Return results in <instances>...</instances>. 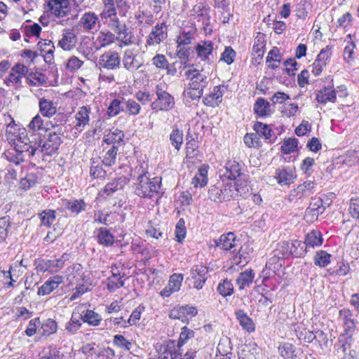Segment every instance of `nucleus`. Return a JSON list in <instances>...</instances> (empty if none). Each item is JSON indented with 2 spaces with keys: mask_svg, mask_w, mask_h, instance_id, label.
I'll return each mask as SVG.
<instances>
[{
  "mask_svg": "<svg viewBox=\"0 0 359 359\" xmlns=\"http://www.w3.org/2000/svg\"><path fill=\"white\" fill-rule=\"evenodd\" d=\"M81 320L92 326H97L101 320L100 316L92 310H87L83 316H81Z\"/></svg>",
  "mask_w": 359,
  "mask_h": 359,
  "instance_id": "58",
  "label": "nucleus"
},
{
  "mask_svg": "<svg viewBox=\"0 0 359 359\" xmlns=\"http://www.w3.org/2000/svg\"><path fill=\"white\" fill-rule=\"evenodd\" d=\"M316 100L321 104H326L327 102H334L336 101V92L332 88L325 87L318 93Z\"/></svg>",
  "mask_w": 359,
  "mask_h": 359,
  "instance_id": "39",
  "label": "nucleus"
},
{
  "mask_svg": "<svg viewBox=\"0 0 359 359\" xmlns=\"http://www.w3.org/2000/svg\"><path fill=\"white\" fill-rule=\"evenodd\" d=\"M80 280H81V283H78L70 297V300L72 301L75 300L85 292L91 290V284H88L83 278Z\"/></svg>",
  "mask_w": 359,
  "mask_h": 359,
  "instance_id": "56",
  "label": "nucleus"
},
{
  "mask_svg": "<svg viewBox=\"0 0 359 359\" xmlns=\"http://www.w3.org/2000/svg\"><path fill=\"white\" fill-rule=\"evenodd\" d=\"M114 33L116 40L120 42V47L131 46L135 43V37L133 32L128 29L125 23Z\"/></svg>",
  "mask_w": 359,
  "mask_h": 359,
  "instance_id": "20",
  "label": "nucleus"
},
{
  "mask_svg": "<svg viewBox=\"0 0 359 359\" xmlns=\"http://www.w3.org/2000/svg\"><path fill=\"white\" fill-rule=\"evenodd\" d=\"M122 98H114L110 102L107 107V114L110 117H114L118 115L121 111H124V105L122 104Z\"/></svg>",
  "mask_w": 359,
  "mask_h": 359,
  "instance_id": "49",
  "label": "nucleus"
},
{
  "mask_svg": "<svg viewBox=\"0 0 359 359\" xmlns=\"http://www.w3.org/2000/svg\"><path fill=\"white\" fill-rule=\"evenodd\" d=\"M209 11V7L200 2L193 7L191 11V15L198 22H201L203 25H207L210 18Z\"/></svg>",
  "mask_w": 359,
  "mask_h": 359,
  "instance_id": "26",
  "label": "nucleus"
},
{
  "mask_svg": "<svg viewBox=\"0 0 359 359\" xmlns=\"http://www.w3.org/2000/svg\"><path fill=\"white\" fill-rule=\"evenodd\" d=\"M183 131L174 125L169 136L170 144L177 151H180L183 144Z\"/></svg>",
  "mask_w": 359,
  "mask_h": 359,
  "instance_id": "35",
  "label": "nucleus"
},
{
  "mask_svg": "<svg viewBox=\"0 0 359 359\" xmlns=\"http://www.w3.org/2000/svg\"><path fill=\"white\" fill-rule=\"evenodd\" d=\"M331 255L324 250H318L316 252L313 261L314 264L319 267L324 268L330 263Z\"/></svg>",
  "mask_w": 359,
  "mask_h": 359,
  "instance_id": "51",
  "label": "nucleus"
},
{
  "mask_svg": "<svg viewBox=\"0 0 359 359\" xmlns=\"http://www.w3.org/2000/svg\"><path fill=\"white\" fill-rule=\"evenodd\" d=\"M126 111L128 115L137 116L141 110L140 104L133 99H128L124 103Z\"/></svg>",
  "mask_w": 359,
  "mask_h": 359,
  "instance_id": "63",
  "label": "nucleus"
},
{
  "mask_svg": "<svg viewBox=\"0 0 359 359\" xmlns=\"http://www.w3.org/2000/svg\"><path fill=\"white\" fill-rule=\"evenodd\" d=\"M339 318L343 323V327L346 335H348L349 338L356 328L357 321L353 318V312L348 309H343L339 311Z\"/></svg>",
  "mask_w": 359,
  "mask_h": 359,
  "instance_id": "17",
  "label": "nucleus"
},
{
  "mask_svg": "<svg viewBox=\"0 0 359 359\" xmlns=\"http://www.w3.org/2000/svg\"><path fill=\"white\" fill-rule=\"evenodd\" d=\"M90 113V107L87 106H83L79 109V111L75 115L76 123L75 128L77 130H82L84 127L89 123V115Z\"/></svg>",
  "mask_w": 359,
  "mask_h": 359,
  "instance_id": "28",
  "label": "nucleus"
},
{
  "mask_svg": "<svg viewBox=\"0 0 359 359\" xmlns=\"http://www.w3.org/2000/svg\"><path fill=\"white\" fill-rule=\"evenodd\" d=\"M190 271L194 287L197 290L202 289L207 280L208 268L203 265H196Z\"/></svg>",
  "mask_w": 359,
  "mask_h": 359,
  "instance_id": "19",
  "label": "nucleus"
},
{
  "mask_svg": "<svg viewBox=\"0 0 359 359\" xmlns=\"http://www.w3.org/2000/svg\"><path fill=\"white\" fill-rule=\"evenodd\" d=\"M69 255L64 253L60 258L51 260H43V264L37 266V269L41 272L48 271L50 273H57L65 265V263L69 259Z\"/></svg>",
  "mask_w": 359,
  "mask_h": 359,
  "instance_id": "13",
  "label": "nucleus"
},
{
  "mask_svg": "<svg viewBox=\"0 0 359 359\" xmlns=\"http://www.w3.org/2000/svg\"><path fill=\"white\" fill-rule=\"evenodd\" d=\"M242 189L243 187H239L238 182H228L224 183V182H218L215 185L210 187L208 196L211 201L222 203L230 201L238 195H241Z\"/></svg>",
  "mask_w": 359,
  "mask_h": 359,
  "instance_id": "2",
  "label": "nucleus"
},
{
  "mask_svg": "<svg viewBox=\"0 0 359 359\" xmlns=\"http://www.w3.org/2000/svg\"><path fill=\"white\" fill-rule=\"evenodd\" d=\"M227 90V86L219 85L215 86L212 91L203 97V103L209 107H217L222 101L223 95Z\"/></svg>",
  "mask_w": 359,
  "mask_h": 359,
  "instance_id": "18",
  "label": "nucleus"
},
{
  "mask_svg": "<svg viewBox=\"0 0 359 359\" xmlns=\"http://www.w3.org/2000/svg\"><path fill=\"white\" fill-rule=\"evenodd\" d=\"M14 144L17 155L14 159H11V161L14 162L16 165H19L20 163L24 162L25 158H29L37 154L40 147L39 143L29 140L27 135L23 133L19 136L14 142Z\"/></svg>",
  "mask_w": 359,
  "mask_h": 359,
  "instance_id": "3",
  "label": "nucleus"
},
{
  "mask_svg": "<svg viewBox=\"0 0 359 359\" xmlns=\"http://www.w3.org/2000/svg\"><path fill=\"white\" fill-rule=\"evenodd\" d=\"M67 279L70 283H74V281H79L83 277L82 266L81 264H72L67 267L65 271Z\"/></svg>",
  "mask_w": 359,
  "mask_h": 359,
  "instance_id": "38",
  "label": "nucleus"
},
{
  "mask_svg": "<svg viewBox=\"0 0 359 359\" xmlns=\"http://www.w3.org/2000/svg\"><path fill=\"white\" fill-rule=\"evenodd\" d=\"M124 133L122 130L116 128L110 130L107 134L104 136V142L108 144L120 143L123 141Z\"/></svg>",
  "mask_w": 359,
  "mask_h": 359,
  "instance_id": "46",
  "label": "nucleus"
},
{
  "mask_svg": "<svg viewBox=\"0 0 359 359\" xmlns=\"http://www.w3.org/2000/svg\"><path fill=\"white\" fill-rule=\"evenodd\" d=\"M78 27L86 32L97 30L100 27L98 15L93 11L86 12L81 15L78 22Z\"/></svg>",
  "mask_w": 359,
  "mask_h": 359,
  "instance_id": "12",
  "label": "nucleus"
},
{
  "mask_svg": "<svg viewBox=\"0 0 359 359\" xmlns=\"http://www.w3.org/2000/svg\"><path fill=\"white\" fill-rule=\"evenodd\" d=\"M254 130L259 138L261 137L264 140H268L269 142H272V137L274 136V133L269 126L261 122H257L254 125Z\"/></svg>",
  "mask_w": 359,
  "mask_h": 359,
  "instance_id": "33",
  "label": "nucleus"
},
{
  "mask_svg": "<svg viewBox=\"0 0 359 359\" xmlns=\"http://www.w3.org/2000/svg\"><path fill=\"white\" fill-rule=\"evenodd\" d=\"M70 0H47L46 11L48 15L62 18L70 13Z\"/></svg>",
  "mask_w": 359,
  "mask_h": 359,
  "instance_id": "8",
  "label": "nucleus"
},
{
  "mask_svg": "<svg viewBox=\"0 0 359 359\" xmlns=\"http://www.w3.org/2000/svg\"><path fill=\"white\" fill-rule=\"evenodd\" d=\"M64 205L66 209L74 215H78L82 211H84L86 208V203L82 199L67 200Z\"/></svg>",
  "mask_w": 359,
  "mask_h": 359,
  "instance_id": "41",
  "label": "nucleus"
},
{
  "mask_svg": "<svg viewBox=\"0 0 359 359\" xmlns=\"http://www.w3.org/2000/svg\"><path fill=\"white\" fill-rule=\"evenodd\" d=\"M255 278V273L252 269H246L241 273L236 280L240 290H243L245 287L250 286L252 283Z\"/></svg>",
  "mask_w": 359,
  "mask_h": 359,
  "instance_id": "42",
  "label": "nucleus"
},
{
  "mask_svg": "<svg viewBox=\"0 0 359 359\" xmlns=\"http://www.w3.org/2000/svg\"><path fill=\"white\" fill-rule=\"evenodd\" d=\"M126 184V177H120L118 179H115L112 182H109L105 185L103 189V193L106 194L107 196H109L114 193L115 191L123 189Z\"/></svg>",
  "mask_w": 359,
  "mask_h": 359,
  "instance_id": "45",
  "label": "nucleus"
},
{
  "mask_svg": "<svg viewBox=\"0 0 359 359\" xmlns=\"http://www.w3.org/2000/svg\"><path fill=\"white\" fill-rule=\"evenodd\" d=\"M297 177L294 168L287 166L276 169L274 178L280 186H288L294 182Z\"/></svg>",
  "mask_w": 359,
  "mask_h": 359,
  "instance_id": "14",
  "label": "nucleus"
},
{
  "mask_svg": "<svg viewBox=\"0 0 359 359\" xmlns=\"http://www.w3.org/2000/svg\"><path fill=\"white\" fill-rule=\"evenodd\" d=\"M282 60V55L280 50L277 47H273L268 53L266 62L268 67L271 69H276L279 67Z\"/></svg>",
  "mask_w": 359,
  "mask_h": 359,
  "instance_id": "40",
  "label": "nucleus"
},
{
  "mask_svg": "<svg viewBox=\"0 0 359 359\" xmlns=\"http://www.w3.org/2000/svg\"><path fill=\"white\" fill-rule=\"evenodd\" d=\"M28 73V67L22 64L17 63L13 67L7 77L4 80V83L7 87L19 89L22 87V79Z\"/></svg>",
  "mask_w": 359,
  "mask_h": 359,
  "instance_id": "6",
  "label": "nucleus"
},
{
  "mask_svg": "<svg viewBox=\"0 0 359 359\" xmlns=\"http://www.w3.org/2000/svg\"><path fill=\"white\" fill-rule=\"evenodd\" d=\"M81 316L80 314L73 313L70 320L67 323L65 329L67 332L74 334L81 327Z\"/></svg>",
  "mask_w": 359,
  "mask_h": 359,
  "instance_id": "61",
  "label": "nucleus"
},
{
  "mask_svg": "<svg viewBox=\"0 0 359 359\" xmlns=\"http://www.w3.org/2000/svg\"><path fill=\"white\" fill-rule=\"evenodd\" d=\"M48 78L41 72H31L27 76V83L29 86H39L46 84Z\"/></svg>",
  "mask_w": 359,
  "mask_h": 359,
  "instance_id": "50",
  "label": "nucleus"
},
{
  "mask_svg": "<svg viewBox=\"0 0 359 359\" xmlns=\"http://www.w3.org/2000/svg\"><path fill=\"white\" fill-rule=\"evenodd\" d=\"M115 41V34L110 31L101 32L97 38V41L98 42L100 47H106L109 46Z\"/></svg>",
  "mask_w": 359,
  "mask_h": 359,
  "instance_id": "55",
  "label": "nucleus"
},
{
  "mask_svg": "<svg viewBox=\"0 0 359 359\" xmlns=\"http://www.w3.org/2000/svg\"><path fill=\"white\" fill-rule=\"evenodd\" d=\"M115 0H103L104 8L100 13L102 19L107 18L109 15L117 14Z\"/></svg>",
  "mask_w": 359,
  "mask_h": 359,
  "instance_id": "60",
  "label": "nucleus"
},
{
  "mask_svg": "<svg viewBox=\"0 0 359 359\" xmlns=\"http://www.w3.org/2000/svg\"><path fill=\"white\" fill-rule=\"evenodd\" d=\"M57 329L56 322L53 319L48 318L41 323L38 332L41 335L49 336L56 332Z\"/></svg>",
  "mask_w": 359,
  "mask_h": 359,
  "instance_id": "48",
  "label": "nucleus"
},
{
  "mask_svg": "<svg viewBox=\"0 0 359 359\" xmlns=\"http://www.w3.org/2000/svg\"><path fill=\"white\" fill-rule=\"evenodd\" d=\"M77 43V36L71 29H65L61 39L58 41V46L64 50H72Z\"/></svg>",
  "mask_w": 359,
  "mask_h": 359,
  "instance_id": "23",
  "label": "nucleus"
},
{
  "mask_svg": "<svg viewBox=\"0 0 359 359\" xmlns=\"http://www.w3.org/2000/svg\"><path fill=\"white\" fill-rule=\"evenodd\" d=\"M165 83H159L156 86L155 93L157 98L151 104V107L156 111H168L175 107V99L168 93Z\"/></svg>",
  "mask_w": 359,
  "mask_h": 359,
  "instance_id": "4",
  "label": "nucleus"
},
{
  "mask_svg": "<svg viewBox=\"0 0 359 359\" xmlns=\"http://www.w3.org/2000/svg\"><path fill=\"white\" fill-rule=\"evenodd\" d=\"M38 143V142H36ZM62 143V139L59 134L56 133H50L48 139L43 145H40L38 153H43L46 155H52L55 153ZM41 144V142H39Z\"/></svg>",
  "mask_w": 359,
  "mask_h": 359,
  "instance_id": "15",
  "label": "nucleus"
},
{
  "mask_svg": "<svg viewBox=\"0 0 359 359\" xmlns=\"http://www.w3.org/2000/svg\"><path fill=\"white\" fill-rule=\"evenodd\" d=\"M323 238L321 233L318 230H313L305 236V244L307 249L314 248L323 244Z\"/></svg>",
  "mask_w": 359,
  "mask_h": 359,
  "instance_id": "31",
  "label": "nucleus"
},
{
  "mask_svg": "<svg viewBox=\"0 0 359 359\" xmlns=\"http://www.w3.org/2000/svg\"><path fill=\"white\" fill-rule=\"evenodd\" d=\"M266 46V36L262 33H257L255 38L252 47V54L257 55V57L262 58L264 55V48Z\"/></svg>",
  "mask_w": 359,
  "mask_h": 359,
  "instance_id": "37",
  "label": "nucleus"
},
{
  "mask_svg": "<svg viewBox=\"0 0 359 359\" xmlns=\"http://www.w3.org/2000/svg\"><path fill=\"white\" fill-rule=\"evenodd\" d=\"M270 103L264 98L259 97L254 104V111L259 116H269L271 114Z\"/></svg>",
  "mask_w": 359,
  "mask_h": 359,
  "instance_id": "44",
  "label": "nucleus"
},
{
  "mask_svg": "<svg viewBox=\"0 0 359 359\" xmlns=\"http://www.w3.org/2000/svg\"><path fill=\"white\" fill-rule=\"evenodd\" d=\"M238 243L239 240L236 239V236L233 232L222 235L219 240L216 241L217 247L226 251L232 250V252L236 251Z\"/></svg>",
  "mask_w": 359,
  "mask_h": 359,
  "instance_id": "21",
  "label": "nucleus"
},
{
  "mask_svg": "<svg viewBox=\"0 0 359 359\" xmlns=\"http://www.w3.org/2000/svg\"><path fill=\"white\" fill-rule=\"evenodd\" d=\"M144 307L142 306H139L135 308L132 312L130 318L128 320H124V325H123L124 327L135 325L140 319L142 313L144 311Z\"/></svg>",
  "mask_w": 359,
  "mask_h": 359,
  "instance_id": "62",
  "label": "nucleus"
},
{
  "mask_svg": "<svg viewBox=\"0 0 359 359\" xmlns=\"http://www.w3.org/2000/svg\"><path fill=\"white\" fill-rule=\"evenodd\" d=\"M37 45L41 51L45 52L44 61L46 63L51 64L54 60L55 46L53 42L50 40H43L39 41Z\"/></svg>",
  "mask_w": 359,
  "mask_h": 359,
  "instance_id": "30",
  "label": "nucleus"
},
{
  "mask_svg": "<svg viewBox=\"0 0 359 359\" xmlns=\"http://www.w3.org/2000/svg\"><path fill=\"white\" fill-rule=\"evenodd\" d=\"M217 291L223 297L230 296L233 292V286L231 280H224L217 286Z\"/></svg>",
  "mask_w": 359,
  "mask_h": 359,
  "instance_id": "64",
  "label": "nucleus"
},
{
  "mask_svg": "<svg viewBox=\"0 0 359 359\" xmlns=\"http://www.w3.org/2000/svg\"><path fill=\"white\" fill-rule=\"evenodd\" d=\"M191 51V47L188 46H180V44H177L176 55L180 60H182V65L184 68H187L188 65H191L188 62Z\"/></svg>",
  "mask_w": 359,
  "mask_h": 359,
  "instance_id": "43",
  "label": "nucleus"
},
{
  "mask_svg": "<svg viewBox=\"0 0 359 359\" xmlns=\"http://www.w3.org/2000/svg\"><path fill=\"white\" fill-rule=\"evenodd\" d=\"M194 336L195 332L193 330L187 327V326H184L181 329V332L177 340V346L179 348L182 347L185 344H187L189 341V340L194 338Z\"/></svg>",
  "mask_w": 359,
  "mask_h": 359,
  "instance_id": "52",
  "label": "nucleus"
},
{
  "mask_svg": "<svg viewBox=\"0 0 359 359\" xmlns=\"http://www.w3.org/2000/svg\"><path fill=\"white\" fill-rule=\"evenodd\" d=\"M223 176L229 180H237L236 182L238 183L240 179L237 180V178L241 179L243 176L241 164L234 160L229 161L226 164Z\"/></svg>",
  "mask_w": 359,
  "mask_h": 359,
  "instance_id": "25",
  "label": "nucleus"
},
{
  "mask_svg": "<svg viewBox=\"0 0 359 359\" xmlns=\"http://www.w3.org/2000/svg\"><path fill=\"white\" fill-rule=\"evenodd\" d=\"M41 224L50 227L55 221L56 212L53 210H45L39 214Z\"/></svg>",
  "mask_w": 359,
  "mask_h": 359,
  "instance_id": "53",
  "label": "nucleus"
},
{
  "mask_svg": "<svg viewBox=\"0 0 359 359\" xmlns=\"http://www.w3.org/2000/svg\"><path fill=\"white\" fill-rule=\"evenodd\" d=\"M161 188V177H151L147 171L142 170L137 178L135 193L141 198H152L159 195Z\"/></svg>",
  "mask_w": 359,
  "mask_h": 359,
  "instance_id": "1",
  "label": "nucleus"
},
{
  "mask_svg": "<svg viewBox=\"0 0 359 359\" xmlns=\"http://www.w3.org/2000/svg\"><path fill=\"white\" fill-rule=\"evenodd\" d=\"M281 246L282 248L287 249V252L283 254L286 256L293 255L296 257H304L309 250L306 246L305 242H302L298 240L283 243Z\"/></svg>",
  "mask_w": 359,
  "mask_h": 359,
  "instance_id": "16",
  "label": "nucleus"
},
{
  "mask_svg": "<svg viewBox=\"0 0 359 359\" xmlns=\"http://www.w3.org/2000/svg\"><path fill=\"white\" fill-rule=\"evenodd\" d=\"M196 28L194 25L182 28L177 37V44L189 46L196 40Z\"/></svg>",
  "mask_w": 359,
  "mask_h": 359,
  "instance_id": "22",
  "label": "nucleus"
},
{
  "mask_svg": "<svg viewBox=\"0 0 359 359\" xmlns=\"http://www.w3.org/2000/svg\"><path fill=\"white\" fill-rule=\"evenodd\" d=\"M123 68L128 72L134 74L144 66V60L139 55L138 50L127 48L123 51L121 58Z\"/></svg>",
  "mask_w": 359,
  "mask_h": 359,
  "instance_id": "5",
  "label": "nucleus"
},
{
  "mask_svg": "<svg viewBox=\"0 0 359 359\" xmlns=\"http://www.w3.org/2000/svg\"><path fill=\"white\" fill-rule=\"evenodd\" d=\"M97 231V241L100 244L104 246H111L114 244V236L109 230L105 228H100Z\"/></svg>",
  "mask_w": 359,
  "mask_h": 359,
  "instance_id": "47",
  "label": "nucleus"
},
{
  "mask_svg": "<svg viewBox=\"0 0 359 359\" xmlns=\"http://www.w3.org/2000/svg\"><path fill=\"white\" fill-rule=\"evenodd\" d=\"M236 317L242 327L248 332H251L255 330V324L252 320L247 315L243 310H238L235 312Z\"/></svg>",
  "mask_w": 359,
  "mask_h": 359,
  "instance_id": "36",
  "label": "nucleus"
},
{
  "mask_svg": "<svg viewBox=\"0 0 359 359\" xmlns=\"http://www.w3.org/2000/svg\"><path fill=\"white\" fill-rule=\"evenodd\" d=\"M118 152V147L115 145H112L105 153L102 163L105 166H112L116 163V156Z\"/></svg>",
  "mask_w": 359,
  "mask_h": 359,
  "instance_id": "57",
  "label": "nucleus"
},
{
  "mask_svg": "<svg viewBox=\"0 0 359 359\" xmlns=\"http://www.w3.org/2000/svg\"><path fill=\"white\" fill-rule=\"evenodd\" d=\"M121 57L116 50H109L101 55L99 60L100 68L108 70H114L120 67Z\"/></svg>",
  "mask_w": 359,
  "mask_h": 359,
  "instance_id": "11",
  "label": "nucleus"
},
{
  "mask_svg": "<svg viewBox=\"0 0 359 359\" xmlns=\"http://www.w3.org/2000/svg\"><path fill=\"white\" fill-rule=\"evenodd\" d=\"M166 25L165 22L156 24L147 36L145 46L159 45L167 38Z\"/></svg>",
  "mask_w": 359,
  "mask_h": 359,
  "instance_id": "10",
  "label": "nucleus"
},
{
  "mask_svg": "<svg viewBox=\"0 0 359 359\" xmlns=\"http://www.w3.org/2000/svg\"><path fill=\"white\" fill-rule=\"evenodd\" d=\"M111 275L107 280V287L109 292H114L124 285L122 275L117 268L112 269Z\"/></svg>",
  "mask_w": 359,
  "mask_h": 359,
  "instance_id": "27",
  "label": "nucleus"
},
{
  "mask_svg": "<svg viewBox=\"0 0 359 359\" xmlns=\"http://www.w3.org/2000/svg\"><path fill=\"white\" fill-rule=\"evenodd\" d=\"M39 359H60V351L55 346L44 348L39 353Z\"/></svg>",
  "mask_w": 359,
  "mask_h": 359,
  "instance_id": "54",
  "label": "nucleus"
},
{
  "mask_svg": "<svg viewBox=\"0 0 359 359\" xmlns=\"http://www.w3.org/2000/svg\"><path fill=\"white\" fill-rule=\"evenodd\" d=\"M197 313L198 311L196 307L185 305L173 309L170 311V317L174 319H180L184 317H194Z\"/></svg>",
  "mask_w": 359,
  "mask_h": 359,
  "instance_id": "29",
  "label": "nucleus"
},
{
  "mask_svg": "<svg viewBox=\"0 0 359 359\" xmlns=\"http://www.w3.org/2000/svg\"><path fill=\"white\" fill-rule=\"evenodd\" d=\"M184 72V76L189 80L191 88L204 89L208 84V76L203 72L195 67L194 65H188Z\"/></svg>",
  "mask_w": 359,
  "mask_h": 359,
  "instance_id": "7",
  "label": "nucleus"
},
{
  "mask_svg": "<svg viewBox=\"0 0 359 359\" xmlns=\"http://www.w3.org/2000/svg\"><path fill=\"white\" fill-rule=\"evenodd\" d=\"M196 57L201 61L208 64L214 62V43L209 40L200 41L194 47Z\"/></svg>",
  "mask_w": 359,
  "mask_h": 359,
  "instance_id": "9",
  "label": "nucleus"
},
{
  "mask_svg": "<svg viewBox=\"0 0 359 359\" xmlns=\"http://www.w3.org/2000/svg\"><path fill=\"white\" fill-rule=\"evenodd\" d=\"M208 166L203 165L199 168L195 176L193 177L191 183L194 187H203L208 183Z\"/></svg>",
  "mask_w": 359,
  "mask_h": 359,
  "instance_id": "32",
  "label": "nucleus"
},
{
  "mask_svg": "<svg viewBox=\"0 0 359 359\" xmlns=\"http://www.w3.org/2000/svg\"><path fill=\"white\" fill-rule=\"evenodd\" d=\"M63 276L56 275L48 278L41 287L38 289V294L44 296L49 294L54 290L62 283Z\"/></svg>",
  "mask_w": 359,
  "mask_h": 359,
  "instance_id": "24",
  "label": "nucleus"
},
{
  "mask_svg": "<svg viewBox=\"0 0 359 359\" xmlns=\"http://www.w3.org/2000/svg\"><path fill=\"white\" fill-rule=\"evenodd\" d=\"M297 350L290 343H283L278 346L279 353L285 359H292Z\"/></svg>",
  "mask_w": 359,
  "mask_h": 359,
  "instance_id": "59",
  "label": "nucleus"
},
{
  "mask_svg": "<svg viewBox=\"0 0 359 359\" xmlns=\"http://www.w3.org/2000/svg\"><path fill=\"white\" fill-rule=\"evenodd\" d=\"M39 111L46 117L50 118L55 114L57 109L53 102L44 97L40 98L39 101Z\"/></svg>",
  "mask_w": 359,
  "mask_h": 359,
  "instance_id": "34",
  "label": "nucleus"
}]
</instances>
